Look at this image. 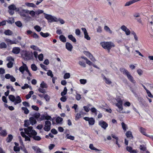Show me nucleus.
Instances as JSON below:
<instances>
[{
  "label": "nucleus",
  "instance_id": "f257e3e1",
  "mask_svg": "<svg viewBox=\"0 0 153 153\" xmlns=\"http://www.w3.org/2000/svg\"><path fill=\"white\" fill-rule=\"evenodd\" d=\"M111 102L113 105H115L117 107L116 109L117 111L120 113H126V111H123V101L122 100L121 96L119 94L117 95L116 97L114 98L111 97L110 99Z\"/></svg>",
  "mask_w": 153,
  "mask_h": 153
},
{
  "label": "nucleus",
  "instance_id": "f03ea898",
  "mask_svg": "<svg viewBox=\"0 0 153 153\" xmlns=\"http://www.w3.org/2000/svg\"><path fill=\"white\" fill-rule=\"evenodd\" d=\"M25 133L30 137L36 135L37 133L33 129V127L29 126L27 128L24 129Z\"/></svg>",
  "mask_w": 153,
  "mask_h": 153
},
{
  "label": "nucleus",
  "instance_id": "7ed1b4c3",
  "mask_svg": "<svg viewBox=\"0 0 153 153\" xmlns=\"http://www.w3.org/2000/svg\"><path fill=\"white\" fill-rule=\"evenodd\" d=\"M100 44L103 48L105 49H107L108 52L112 48L114 47L115 46L114 44L111 42H102L100 43Z\"/></svg>",
  "mask_w": 153,
  "mask_h": 153
},
{
  "label": "nucleus",
  "instance_id": "20e7f679",
  "mask_svg": "<svg viewBox=\"0 0 153 153\" xmlns=\"http://www.w3.org/2000/svg\"><path fill=\"white\" fill-rule=\"evenodd\" d=\"M120 71L124 74L127 76L130 82L133 83H135L136 82L135 80L134 79L130 73L127 70L124 68H122L120 69Z\"/></svg>",
  "mask_w": 153,
  "mask_h": 153
},
{
  "label": "nucleus",
  "instance_id": "39448f33",
  "mask_svg": "<svg viewBox=\"0 0 153 153\" xmlns=\"http://www.w3.org/2000/svg\"><path fill=\"white\" fill-rule=\"evenodd\" d=\"M44 14L45 15V18L49 22L51 23L56 22L57 17L51 15L47 14L45 13H44Z\"/></svg>",
  "mask_w": 153,
  "mask_h": 153
},
{
  "label": "nucleus",
  "instance_id": "423d86ee",
  "mask_svg": "<svg viewBox=\"0 0 153 153\" xmlns=\"http://www.w3.org/2000/svg\"><path fill=\"white\" fill-rule=\"evenodd\" d=\"M20 71L22 74L24 73L25 71L30 76H31V74L30 72L29 71L28 69V68L25 64H23L22 66H21L19 69Z\"/></svg>",
  "mask_w": 153,
  "mask_h": 153
},
{
  "label": "nucleus",
  "instance_id": "0eeeda50",
  "mask_svg": "<svg viewBox=\"0 0 153 153\" xmlns=\"http://www.w3.org/2000/svg\"><path fill=\"white\" fill-rule=\"evenodd\" d=\"M51 124L50 121L48 120L45 121V125L44 127V129L45 131H49L51 129Z\"/></svg>",
  "mask_w": 153,
  "mask_h": 153
},
{
  "label": "nucleus",
  "instance_id": "6e6552de",
  "mask_svg": "<svg viewBox=\"0 0 153 153\" xmlns=\"http://www.w3.org/2000/svg\"><path fill=\"white\" fill-rule=\"evenodd\" d=\"M83 119L85 121H88L89 125H93L95 123V120L93 117H85L83 118Z\"/></svg>",
  "mask_w": 153,
  "mask_h": 153
},
{
  "label": "nucleus",
  "instance_id": "1a4fd4ad",
  "mask_svg": "<svg viewBox=\"0 0 153 153\" xmlns=\"http://www.w3.org/2000/svg\"><path fill=\"white\" fill-rule=\"evenodd\" d=\"M7 60L9 62L7 65L8 68H11L12 67L13 64L14 59L11 56H8L7 58Z\"/></svg>",
  "mask_w": 153,
  "mask_h": 153
},
{
  "label": "nucleus",
  "instance_id": "9d476101",
  "mask_svg": "<svg viewBox=\"0 0 153 153\" xmlns=\"http://www.w3.org/2000/svg\"><path fill=\"white\" fill-rule=\"evenodd\" d=\"M120 29L125 32L127 36H128L130 34L131 32L130 30L125 26L122 25L120 27Z\"/></svg>",
  "mask_w": 153,
  "mask_h": 153
},
{
  "label": "nucleus",
  "instance_id": "9b49d317",
  "mask_svg": "<svg viewBox=\"0 0 153 153\" xmlns=\"http://www.w3.org/2000/svg\"><path fill=\"white\" fill-rule=\"evenodd\" d=\"M5 41L8 45H11L13 44H17L19 42L18 41L16 40H12L9 39H5Z\"/></svg>",
  "mask_w": 153,
  "mask_h": 153
},
{
  "label": "nucleus",
  "instance_id": "f8f14e48",
  "mask_svg": "<svg viewBox=\"0 0 153 153\" xmlns=\"http://www.w3.org/2000/svg\"><path fill=\"white\" fill-rule=\"evenodd\" d=\"M81 29L84 33V38L87 40H89L91 39L90 37L89 36L87 31L85 28H82Z\"/></svg>",
  "mask_w": 153,
  "mask_h": 153
},
{
  "label": "nucleus",
  "instance_id": "ddd939ff",
  "mask_svg": "<svg viewBox=\"0 0 153 153\" xmlns=\"http://www.w3.org/2000/svg\"><path fill=\"white\" fill-rule=\"evenodd\" d=\"M99 124L104 129H105L108 126V124L106 122L102 120L99 122Z\"/></svg>",
  "mask_w": 153,
  "mask_h": 153
},
{
  "label": "nucleus",
  "instance_id": "4468645a",
  "mask_svg": "<svg viewBox=\"0 0 153 153\" xmlns=\"http://www.w3.org/2000/svg\"><path fill=\"white\" fill-rule=\"evenodd\" d=\"M22 56L26 59H29V56L28 53L26 51H23L22 53Z\"/></svg>",
  "mask_w": 153,
  "mask_h": 153
},
{
  "label": "nucleus",
  "instance_id": "2eb2a0df",
  "mask_svg": "<svg viewBox=\"0 0 153 153\" xmlns=\"http://www.w3.org/2000/svg\"><path fill=\"white\" fill-rule=\"evenodd\" d=\"M5 77L7 79H10L11 81L14 82L16 81L15 78L12 75L9 74H7L5 75Z\"/></svg>",
  "mask_w": 153,
  "mask_h": 153
},
{
  "label": "nucleus",
  "instance_id": "dca6fc26",
  "mask_svg": "<svg viewBox=\"0 0 153 153\" xmlns=\"http://www.w3.org/2000/svg\"><path fill=\"white\" fill-rule=\"evenodd\" d=\"M126 150L130 153H137V150L133 149L131 146H127L126 147Z\"/></svg>",
  "mask_w": 153,
  "mask_h": 153
},
{
  "label": "nucleus",
  "instance_id": "f3484780",
  "mask_svg": "<svg viewBox=\"0 0 153 153\" xmlns=\"http://www.w3.org/2000/svg\"><path fill=\"white\" fill-rule=\"evenodd\" d=\"M65 48L68 51H71L73 48V46L70 43L67 42L65 43Z\"/></svg>",
  "mask_w": 153,
  "mask_h": 153
},
{
  "label": "nucleus",
  "instance_id": "a211bd4d",
  "mask_svg": "<svg viewBox=\"0 0 153 153\" xmlns=\"http://www.w3.org/2000/svg\"><path fill=\"white\" fill-rule=\"evenodd\" d=\"M139 131L142 134L146 137L148 135L146 132V129L142 127H141L139 128Z\"/></svg>",
  "mask_w": 153,
  "mask_h": 153
},
{
  "label": "nucleus",
  "instance_id": "6ab92c4d",
  "mask_svg": "<svg viewBox=\"0 0 153 153\" xmlns=\"http://www.w3.org/2000/svg\"><path fill=\"white\" fill-rule=\"evenodd\" d=\"M141 0H131L129 1L128 2H126L125 4V6H129L130 5L133 4L135 3H136L137 2L140 1Z\"/></svg>",
  "mask_w": 153,
  "mask_h": 153
},
{
  "label": "nucleus",
  "instance_id": "aec40b11",
  "mask_svg": "<svg viewBox=\"0 0 153 153\" xmlns=\"http://www.w3.org/2000/svg\"><path fill=\"white\" fill-rule=\"evenodd\" d=\"M24 10L25 13H29L31 16L33 17H34L36 14V12L33 10L30 11L28 10Z\"/></svg>",
  "mask_w": 153,
  "mask_h": 153
},
{
  "label": "nucleus",
  "instance_id": "412c9836",
  "mask_svg": "<svg viewBox=\"0 0 153 153\" xmlns=\"http://www.w3.org/2000/svg\"><path fill=\"white\" fill-rule=\"evenodd\" d=\"M32 149L37 153H39L42 152V150L37 146H32Z\"/></svg>",
  "mask_w": 153,
  "mask_h": 153
},
{
  "label": "nucleus",
  "instance_id": "4be33fe9",
  "mask_svg": "<svg viewBox=\"0 0 153 153\" xmlns=\"http://www.w3.org/2000/svg\"><path fill=\"white\" fill-rule=\"evenodd\" d=\"M20 48L17 47H14L13 48L12 52L15 54H17L19 53L20 51Z\"/></svg>",
  "mask_w": 153,
  "mask_h": 153
},
{
  "label": "nucleus",
  "instance_id": "5701e85b",
  "mask_svg": "<svg viewBox=\"0 0 153 153\" xmlns=\"http://www.w3.org/2000/svg\"><path fill=\"white\" fill-rule=\"evenodd\" d=\"M21 102L22 100L20 97L19 96H17L15 97V100L14 102V104L15 105H16L20 103Z\"/></svg>",
  "mask_w": 153,
  "mask_h": 153
},
{
  "label": "nucleus",
  "instance_id": "b1692460",
  "mask_svg": "<svg viewBox=\"0 0 153 153\" xmlns=\"http://www.w3.org/2000/svg\"><path fill=\"white\" fill-rule=\"evenodd\" d=\"M25 4L26 6L33 8H36L37 7L36 5L33 3H30L26 2L25 3Z\"/></svg>",
  "mask_w": 153,
  "mask_h": 153
},
{
  "label": "nucleus",
  "instance_id": "393cba45",
  "mask_svg": "<svg viewBox=\"0 0 153 153\" xmlns=\"http://www.w3.org/2000/svg\"><path fill=\"white\" fill-rule=\"evenodd\" d=\"M8 8L10 10H16V11H19V9L18 8H16L15 5L13 4H11L8 7Z\"/></svg>",
  "mask_w": 153,
  "mask_h": 153
},
{
  "label": "nucleus",
  "instance_id": "a878e982",
  "mask_svg": "<svg viewBox=\"0 0 153 153\" xmlns=\"http://www.w3.org/2000/svg\"><path fill=\"white\" fill-rule=\"evenodd\" d=\"M51 118V117L48 115H42L41 117L40 118V120H42L44 119L47 120H50Z\"/></svg>",
  "mask_w": 153,
  "mask_h": 153
},
{
  "label": "nucleus",
  "instance_id": "bb28decb",
  "mask_svg": "<svg viewBox=\"0 0 153 153\" xmlns=\"http://www.w3.org/2000/svg\"><path fill=\"white\" fill-rule=\"evenodd\" d=\"M104 30L107 32L108 33H109L111 34H112L113 32L112 30L107 26H105L104 27Z\"/></svg>",
  "mask_w": 153,
  "mask_h": 153
},
{
  "label": "nucleus",
  "instance_id": "cd10ccee",
  "mask_svg": "<svg viewBox=\"0 0 153 153\" xmlns=\"http://www.w3.org/2000/svg\"><path fill=\"white\" fill-rule=\"evenodd\" d=\"M29 121L30 122V124L33 126L34 124L36 123V119L33 117H30L29 118Z\"/></svg>",
  "mask_w": 153,
  "mask_h": 153
},
{
  "label": "nucleus",
  "instance_id": "c85d7f7f",
  "mask_svg": "<svg viewBox=\"0 0 153 153\" xmlns=\"http://www.w3.org/2000/svg\"><path fill=\"white\" fill-rule=\"evenodd\" d=\"M63 119L60 117H58L56 119V121L57 124H62Z\"/></svg>",
  "mask_w": 153,
  "mask_h": 153
},
{
  "label": "nucleus",
  "instance_id": "c756f323",
  "mask_svg": "<svg viewBox=\"0 0 153 153\" xmlns=\"http://www.w3.org/2000/svg\"><path fill=\"white\" fill-rule=\"evenodd\" d=\"M21 134L22 137L25 138V141H30V138L27 136L25 135V133L23 131L21 132Z\"/></svg>",
  "mask_w": 153,
  "mask_h": 153
},
{
  "label": "nucleus",
  "instance_id": "7c9ffc66",
  "mask_svg": "<svg viewBox=\"0 0 153 153\" xmlns=\"http://www.w3.org/2000/svg\"><path fill=\"white\" fill-rule=\"evenodd\" d=\"M68 38L74 42H76V39L72 35H69L68 36Z\"/></svg>",
  "mask_w": 153,
  "mask_h": 153
},
{
  "label": "nucleus",
  "instance_id": "2f4dec72",
  "mask_svg": "<svg viewBox=\"0 0 153 153\" xmlns=\"http://www.w3.org/2000/svg\"><path fill=\"white\" fill-rule=\"evenodd\" d=\"M103 79L105 82L108 85H111V84L112 82L110 79L106 78L105 76L104 77Z\"/></svg>",
  "mask_w": 153,
  "mask_h": 153
},
{
  "label": "nucleus",
  "instance_id": "473e14b6",
  "mask_svg": "<svg viewBox=\"0 0 153 153\" xmlns=\"http://www.w3.org/2000/svg\"><path fill=\"white\" fill-rule=\"evenodd\" d=\"M6 35L10 36L13 34L12 32L10 30H7L4 31V32Z\"/></svg>",
  "mask_w": 153,
  "mask_h": 153
},
{
  "label": "nucleus",
  "instance_id": "72a5a7b5",
  "mask_svg": "<svg viewBox=\"0 0 153 153\" xmlns=\"http://www.w3.org/2000/svg\"><path fill=\"white\" fill-rule=\"evenodd\" d=\"M121 124L124 131H126L128 129V126L127 125L123 122H122Z\"/></svg>",
  "mask_w": 153,
  "mask_h": 153
},
{
  "label": "nucleus",
  "instance_id": "f704fd0d",
  "mask_svg": "<svg viewBox=\"0 0 153 153\" xmlns=\"http://www.w3.org/2000/svg\"><path fill=\"white\" fill-rule=\"evenodd\" d=\"M126 136L128 138H133V136L132 134L131 131H127L126 133Z\"/></svg>",
  "mask_w": 153,
  "mask_h": 153
},
{
  "label": "nucleus",
  "instance_id": "c9c22d12",
  "mask_svg": "<svg viewBox=\"0 0 153 153\" xmlns=\"http://www.w3.org/2000/svg\"><path fill=\"white\" fill-rule=\"evenodd\" d=\"M65 138L67 139H69L73 140L74 139V136L69 135L68 134H66Z\"/></svg>",
  "mask_w": 153,
  "mask_h": 153
},
{
  "label": "nucleus",
  "instance_id": "e433bc0d",
  "mask_svg": "<svg viewBox=\"0 0 153 153\" xmlns=\"http://www.w3.org/2000/svg\"><path fill=\"white\" fill-rule=\"evenodd\" d=\"M59 39L62 42H65L66 41V38L63 35H61L59 37Z\"/></svg>",
  "mask_w": 153,
  "mask_h": 153
},
{
  "label": "nucleus",
  "instance_id": "4c0bfd02",
  "mask_svg": "<svg viewBox=\"0 0 153 153\" xmlns=\"http://www.w3.org/2000/svg\"><path fill=\"white\" fill-rule=\"evenodd\" d=\"M40 87L42 88H48V85L47 84L44 82V81H42L40 85Z\"/></svg>",
  "mask_w": 153,
  "mask_h": 153
},
{
  "label": "nucleus",
  "instance_id": "58836bf2",
  "mask_svg": "<svg viewBox=\"0 0 153 153\" xmlns=\"http://www.w3.org/2000/svg\"><path fill=\"white\" fill-rule=\"evenodd\" d=\"M43 97L47 102H49L50 101V97L48 94H45L43 95Z\"/></svg>",
  "mask_w": 153,
  "mask_h": 153
},
{
  "label": "nucleus",
  "instance_id": "ea45409f",
  "mask_svg": "<svg viewBox=\"0 0 153 153\" xmlns=\"http://www.w3.org/2000/svg\"><path fill=\"white\" fill-rule=\"evenodd\" d=\"M56 20V22H59L61 24L63 25L65 23V21L64 20L60 18H57Z\"/></svg>",
  "mask_w": 153,
  "mask_h": 153
},
{
  "label": "nucleus",
  "instance_id": "a19ab883",
  "mask_svg": "<svg viewBox=\"0 0 153 153\" xmlns=\"http://www.w3.org/2000/svg\"><path fill=\"white\" fill-rule=\"evenodd\" d=\"M131 33L133 35L134 39L136 42H137L138 40V37L136 33L134 31H132Z\"/></svg>",
  "mask_w": 153,
  "mask_h": 153
},
{
  "label": "nucleus",
  "instance_id": "79ce46f5",
  "mask_svg": "<svg viewBox=\"0 0 153 153\" xmlns=\"http://www.w3.org/2000/svg\"><path fill=\"white\" fill-rule=\"evenodd\" d=\"M89 148L91 150H94L96 151H100V150L94 147L92 144H90L89 146Z\"/></svg>",
  "mask_w": 153,
  "mask_h": 153
},
{
  "label": "nucleus",
  "instance_id": "37998d69",
  "mask_svg": "<svg viewBox=\"0 0 153 153\" xmlns=\"http://www.w3.org/2000/svg\"><path fill=\"white\" fill-rule=\"evenodd\" d=\"M22 110L24 112V113L25 114H27L29 112V111L28 109L25 107H22Z\"/></svg>",
  "mask_w": 153,
  "mask_h": 153
},
{
  "label": "nucleus",
  "instance_id": "c03bdc74",
  "mask_svg": "<svg viewBox=\"0 0 153 153\" xmlns=\"http://www.w3.org/2000/svg\"><path fill=\"white\" fill-rule=\"evenodd\" d=\"M82 114V111H80V113H77L75 116V120H77L79 119L81 117V115Z\"/></svg>",
  "mask_w": 153,
  "mask_h": 153
},
{
  "label": "nucleus",
  "instance_id": "a18cd8bd",
  "mask_svg": "<svg viewBox=\"0 0 153 153\" xmlns=\"http://www.w3.org/2000/svg\"><path fill=\"white\" fill-rule=\"evenodd\" d=\"M78 63L80 66L82 67L85 68L86 67V64L85 62L83 61L80 60L79 62Z\"/></svg>",
  "mask_w": 153,
  "mask_h": 153
},
{
  "label": "nucleus",
  "instance_id": "49530a36",
  "mask_svg": "<svg viewBox=\"0 0 153 153\" xmlns=\"http://www.w3.org/2000/svg\"><path fill=\"white\" fill-rule=\"evenodd\" d=\"M7 47V45L5 43L2 42L0 43V48H5Z\"/></svg>",
  "mask_w": 153,
  "mask_h": 153
},
{
  "label": "nucleus",
  "instance_id": "de8ad7c7",
  "mask_svg": "<svg viewBox=\"0 0 153 153\" xmlns=\"http://www.w3.org/2000/svg\"><path fill=\"white\" fill-rule=\"evenodd\" d=\"M30 48L34 50L39 51L40 52L41 51V50L36 46L32 45L30 46Z\"/></svg>",
  "mask_w": 153,
  "mask_h": 153
},
{
  "label": "nucleus",
  "instance_id": "09e8293b",
  "mask_svg": "<svg viewBox=\"0 0 153 153\" xmlns=\"http://www.w3.org/2000/svg\"><path fill=\"white\" fill-rule=\"evenodd\" d=\"M80 83L82 85H85L87 82V80L85 79H80L79 80Z\"/></svg>",
  "mask_w": 153,
  "mask_h": 153
},
{
  "label": "nucleus",
  "instance_id": "8fccbe9b",
  "mask_svg": "<svg viewBox=\"0 0 153 153\" xmlns=\"http://www.w3.org/2000/svg\"><path fill=\"white\" fill-rule=\"evenodd\" d=\"M15 97L13 95H10L9 96L10 100L12 102H14L15 100Z\"/></svg>",
  "mask_w": 153,
  "mask_h": 153
},
{
  "label": "nucleus",
  "instance_id": "3c124183",
  "mask_svg": "<svg viewBox=\"0 0 153 153\" xmlns=\"http://www.w3.org/2000/svg\"><path fill=\"white\" fill-rule=\"evenodd\" d=\"M13 136L12 135H9L6 140L7 142H11L12 139H13Z\"/></svg>",
  "mask_w": 153,
  "mask_h": 153
},
{
  "label": "nucleus",
  "instance_id": "603ef678",
  "mask_svg": "<svg viewBox=\"0 0 153 153\" xmlns=\"http://www.w3.org/2000/svg\"><path fill=\"white\" fill-rule=\"evenodd\" d=\"M67 89L66 87H65L64 88L63 91H62L61 93V95L62 96H63L65 95H66L67 94Z\"/></svg>",
  "mask_w": 153,
  "mask_h": 153
},
{
  "label": "nucleus",
  "instance_id": "864d4df0",
  "mask_svg": "<svg viewBox=\"0 0 153 153\" xmlns=\"http://www.w3.org/2000/svg\"><path fill=\"white\" fill-rule=\"evenodd\" d=\"M29 120H25L24 121V126L25 127H28L30 125Z\"/></svg>",
  "mask_w": 153,
  "mask_h": 153
},
{
  "label": "nucleus",
  "instance_id": "5fc2aeb1",
  "mask_svg": "<svg viewBox=\"0 0 153 153\" xmlns=\"http://www.w3.org/2000/svg\"><path fill=\"white\" fill-rule=\"evenodd\" d=\"M34 28L37 31L40 32L41 30V27L38 25H36L34 27Z\"/></svg>",
  "mask_w": 153,
  "mask_h": 153
},
{
  "label": "nucleus",
  "instance_id": "6e6d98bb",
  "mask_svg": "<svg viewBox=\"0 0 153 153\" xmlns=\"http://www.w3.org/2000/svg\"><path fill=\"white\" fill-rule=\"evenodd\" d=\"M31 68L32 70L33 71H36L37 70V67L34 64H32L31 66Z\"/></svg>",
  "mask_w": 153,
  "mask_h": 153
},
{
  "label": "nucleus",
  "instance_id": "4d7b16f0",
  "mask_svg": "<svg viewBox=\"0 0 153 153\" xmlns=\"http://www.w3.org/2000/svg\"><path fill=\"white\" fill-rule=\"evenodd\" d=\"M40 34L41 36L44 37H46L49 36V33H44L42 32L40 33Z\"/></svg>",
  "mask_w": 153,
  "mask_h": 153
},
{
  "label": "nucleus",
  "instance_id": "13d9d810",
  "mask_svg": "<svg viewBox=\"0 0 153 153\" xmlns=\"http://www.w3.org/2000/svg\"><path fill=\"white\" fill-rule=\"evenodd\" d=\"M47 74L48 76H50L51 77H53V76L52 71L50 70L48 71Z\"/></svg>",
  "mask_w": 153,
  "mask_h": 153
},
{
  "label": "nucleus",
  "instance_id": "bf43d9fd",
  "mask_svg": "<svg viewBox=\"0 0 153 153\" xmlns=\"http://www.w3.org/2000/svg\"><path fill=\"white\" fill-rule=\"evenodd\" d=\"M91 112L92 113H94L96 115L97 114V111L96 108H91L90 109Z\"/></svg>",
  "mask_w": 153,
  "mask_h": 153
},
{
  "label": "nucleus",
  "instance_id": "052dcab7",
  "mask_svg": "<svg viewBox=\"0 0 153 153\" xmlns=\"http://www.w3.org/2000/svg\"><path fill=\"white\" fill-rule=\"evenodd\" d=\"M32 137H33L34 140H36L39 141L41 139V138L39 136H36V135L33 136Z\"/></svg>",
  "mask_w": 153,
  "mask_h": 153
},
{
  "label": "nucleus",
  "instance_id": "680f3d73",
  "mask_svg": "<svg viewBox=\"0 0 153 153\" xmlns=\"http://www.w3.org/2000/svg\"><path fill=\"white\" fill-rule=\"evenodd\" d=\"M70 77V74L69 73H65L64 76V79H68Z\"/></svg>",
  "mask_w": 153,
  "mask_h": 153
},
{
  "label": "nucleus",
  "instance_id": "e2e57ef3",
  "mask_svg": "<svg viewBox=\"0 0 153 153\" xmlns=\"http://www.w3.org/2000/svg\"><path fill=\"white\" fill-rule=\"evenodd\" d=\"M75 33L76 35L78 36H80L81 32L80 30L79 29H76L75 30Z\"/></svg>",
  "mask_w": 153,
  "mask_h": 153
},
{
  "label": "nucleus",
  "instance_id": "0e129e2a",
  "mask_svg": "<svg viewBox=\"0 0 153 153\" xmlns=\"http://www.w3.org/2000/svg\"><path fill=\"white\" fill-rule=\"evenodd\" d=\"M15 24L16 26L19 27H21L22 26V24L20 21H18L15 22Z\"/></svg>",
  "mask_w": 153,
  "mask_h": 153
},
{
  "label": "nucleus",
  "instance_id": "69168bd1",
  "mask_svg": "<svg viewBox=\"0 0 153 153\" xmlns=\"http://www.w3.org/2000/svg\"><path fill=\"white\" fill-rule=\"evenodd\" d=\"M76 98L77 100H79L81 99V95L79 94H77L76 95Z\"/></svg>",
  "mask_w": 153,
  "mask_h": 153
},
{
  "label": "nucleus",
  "instance_id": "338daca9",
  "mask_svg": "<svg viewBox=\"0 0 153 153\" xmlns=\"http://www.w3.org/2000/svg\"><path fill=\"white\" fill-rule=\"evenodd\" d=\"M43 88H42L40 87L38 89V91L39 92L41 93L45 94L46 93V91Z\"/></svg>",
  "mask_w": 153,
  "mask_h": 153
},
{
  "label": "nucleus",
  "instance_id": "774afa93",
  "mask_svg": "<svg viewBox=\"0 0 153 153\" xmlns=\"http://www.w3.org/2000/svg\"><path fill=\"white\" fill-rule=\"evenodd\" d=\"M43 55L42 53L40 54L38 56V59L40 61L43 60Z\"/></svg>",
  "mask_w": 153,
  "mask_h": 153
}]
</instances>
